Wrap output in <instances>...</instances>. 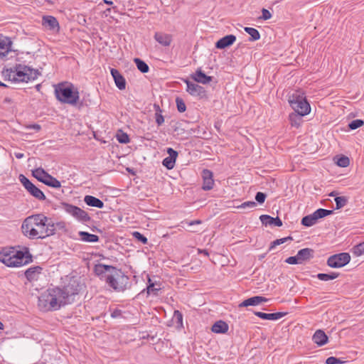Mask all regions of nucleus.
Segmentation results:
<instances>
[{"label": "nucleus", "mask_w": 364, "mask_h": 364, "mask_svg": "<svg viewBox=\"0 0 364 364\" xmlns=\"http://www.w3.org/2000/svg\"><path fill=\"white\" fill-rule=\"evenodd\" d=\"M82 286L76 280L70 281L63 288H50L38 297V306L43 311H56L61 306L73 303Z\"/></svg>", "instance_id": "nucleus-1"}, {"label": "nucleus", "mask_w": 364, "mask_h": 364, "mask_svg": "<svg viewBox=\"0 0 364 364\" xmlns=\"http://www.w3.org/2000/svg\"><path fill=\"white\" fill-rule=\"evenodd\" d=\"M21 231L29 239H44L54 235L53 222L43 214L33 215L23 220Z\"/></svg>", "instance_id": "nucleus-2"}, {"label": "nucleus", "mask_w": 364, "mask_h": 364, "mask_svg": "<svg viewBox=\"0 0 364 364\" xmlns=\"http://www.w3.org/2000/svg\"><path fill=\"white\" fill-rule=\"evenodd\" d=\"M95 274L116 291H124L129 284V277L115 267L98 264L94 268Z\"/></svg>", "instance_id": "nucleus-3"}, {"label": "nucleus", "mask_w": 364, "mask_h": 364, "mask_svg": "<svg viewBox=\"0 0 364 364\" xmlns=\"http://www.w3.org/2000/svg\"><path fill=\"white\" fill-rule=\"evenodd\" d=\"M0 261L8 267H16L31 262L32 256L27 248L23 252L14 247H5L0 252Z\"/></svg>", "instance_id": "nucleus-4"}, {"label": "nucleus", "mask_w": 364, "mask_h": 364, "mask_svg": "<svg viewBox=\"0 0 364 364\" xmlns=\"http://www.w3.org/2000/svg\"><path fill=\"white\" fill-rule=\"evenodd\" d=\"M56 99L62 103L77 105L80 99L77 89L71 83L60 82L55 87Z\"/></svg>", "instance_id": "nucleus-5"}, {"label": "nucleus", "mask_w": 364, "mask_h": 364, "mask_svg": "<svg viewBox=\"0 0 364 364\" xmlns=\"http://www.w3.org/2000/svg\"><path fill=\"white\" fill-rule=\"evenodd\" d=\"M40 73L27 65L18 64L11 68L9 72V78L15 82H28L38 77Z\"/></svg>", "instance_id": "nucleus-6"}, {"label": "nucleus", "mask_w": 364, "mask_h": 364, "mask_svg": "<svg viewBox=\"0 0 364 364\" xmlns=\"http://www.w3.org/2000/svg\"><path fill=\"white\" fill-rule=\"evenodd\" d=\"M289 102L294 112L299 113L300 115H307L311 111V107L306 97L299 92L291 95L289 97Z\"/></svg>", "instance_id": "nucleus-7"}, {"label": "nucleus", "mask_w": 364, "mask_h": 364, "mask_svg": "<svg viewBox=\"0 0 364 364\" xmlns=\"http://www.w3.org/2000/svg\"><path fill=\"white\" fill-rule=\"evenodd\" d=\"M333 213V210H326L323 208H319L316 210L315 212H314L312 214L304 216L301 219V225L306 227H311L316 224L318 219L331 215Z\"/></svg>", "instance_id": "nucleus-8"}, {"label": "nucleus", "mask_w": 364, "mask_h": 364, "mask_svg": "<svg viewBox=\"0 0 364 364\" xmlns=\"http://www.w3.org/2000/svg\"><path fill=\"white\" fill-rule=\"evenodd\" d=\"M350 261V255L348 252H341L330 256L327 259V265L332 268H341Z\"/></svg>", "instance_id": "nucleus-9"}, {"label": "nucleus", "mask_w": 364, "mask_h": 364, "mask_svg": "<svg viewBox=\"0 0 364 364\" xmlns=\"http://www.w3.org/2000/svg\"><path fill=\"white\" fill-rule=\"evenodd\" d=\"M65 211L80 222L87 223L90 220L87 213L78 206H65Z\"/></svg>", "instance_id": "nucleus-10"}, {"label": "nucleus", "mask_w": 364, "mask_h": 364, "mask_svg": "<svg viewBox=\"0 0 364 364\" xmlns=\"http://www.w3.org/2000/svg\"><path fill=\"white\" fill-rule=\"evenodd\" d=\"M184 82L187 85L186 91L192 96L203 97L205 96V90L202 86L192 82L188 80H184Z\"/></svg>", "instance_id": "nucleus-11"}, {"label": "nucleus", "mask_w": 364, "mask_h": 364, "mask_svg": "<svg viewBox=\"0 0 364 364\" xmlns=\"http://www.w3.org/2000/svg\"><path fill=\"white\" fill-rule=\"evenodd\" d=\"M167 154H168V156L163 160L162 164L168 169H172L175 166L176 160L178 156V152L173 150L172 148H168Z\"/></svg>", "instance_id": "nucleus-12"}, {"label": "nucleus", "mask_w": 364, "mask_h": 364, "mask_svg": "<svg viewBox=\"0 0 364 364\" xmlns=\"http://www.w3.org/2000/svg\"><path fill=\"white\" fill-rule=\"evenodd\" d=\"M202 177L203 180V189L208 191L213 188L214 180L213 178V172L208 169H204L202 172Z\"/></svg>", "instance_id": "nucleus-13"}, {"label": "nucleus", "mask_w": 364, "mask_h": 364, "mask_svg": "<svg viewBox=\"0 0 364 364\" xmlns=\"http://www.w3.org/2000/svg\"><path fill=\"white\" fill-rule=\"evenodd\" d=\"M110 72L117 88L120 90H124L126 88V80L124 77L117 69L112 68Z\"/></svg>", "instance_id": "nucleus-14"}, {"label": "nucleus", "mask_w": 364, "mask_h": 364, "mask_svg": "<svg viewBox=\"0 0 364 364\" xmlns=\"http://www.w3.org/2000/svg\"><path fill=\"white\" fill-rule=\"evenodd\" d=\"M43 268L40 266H36L28 268L25 272V276L29 282L37 281L42 273Z\"/></svg>", "instance_id": "nucleus-15"}, {"label": "nucleus", "mask_w": 364, "mask_h": 364, "mask_svg": "<svg viewBox=\"0 0 364 364\" xmlns=\"http://www.w3.org/2000/svg\"><path fill=\"white\" fill-rule=\"evenodd\" d=\"M235 41V36L232 34L227 35L216 42L215 47L218 49H224L232 45Z\"/></svg>", "instance_id": "nucleus-16"}, {"label": "nucleus", "mask_w": 364, "mask_h": 364, "mask_svg": "<svg viewBox=\"0 0 364 364\" xmlns=\"http://www.w3.org/2000/svg\"><path fill=\"white\" fill-rule=\"evenodd\" d=\"M268 301V299L261 296H255L250 297L247 299L244 300L242 303L239 304V307H247L249 306H257L262 302H266Z\"/></svg>", "instance_id": "nucleus-17"}, {"label": "nucleus", "mask_w": 364, "mask_h": 364, "mask_svg": "<svg viewBox=\"0 0 364 364\" xmlns=\"http://www.w3.org/2000/svg\"><path fill=\"white\" fill-rule=\"evenodd\" d=\"M154 39L163 46H169L172 42V36L162 32H156Z\"/></svg>", "instance_id": "nucleus-18"}, {"label": "nucleus", "mask_w": 364, "mask_h": 364, "mask_svg": "<svg viewBox=\"0 0 364 364\" xmlns=\"http://www.w3.org/2000/svg\"><path fill=\"white\" fill-rule=\"evenodd\" d=\"M259 219L262 223L265 226L274 225L277 227H281L282 225V221L279 217L272 218L268 215H262L259 217Z\"/></svg>", "instance_id": "nucleus-19"}, {"label": "nucleus", "mask_w": 364, "mask_h": 364, "mask_svg": "<svg viewBox=\"0 0 364 364\" xmlns=\"http://www.w3.org/2000/svg\"><path fill=\"white\" fill-rule=\"evenodd\" d=\"M287 314V312H277V313H271V314H267L263 313L260 311H255V315L258 316L259 318L262 319H266V320H278L283 316H286Z\"/></svg>", "instance_id": "nucleus-20"}, {"label": "nucleus", "mask_w": 364, "mask_h": 364, "mask_svg": "<svg viewBox=\"0 0 364 364\" xmlns=\"http://www.w3.org/2000/svg\"><path fill=\"white\" fill-rule=\"evenodd\" d=\"M191 77L197 82L203 85L209 83L212 77L206 75L200 68H198L194 74L191 75Z\"/></svg>", "instance_id": "nucleus-21"}, {"label": "nucleus", "mask_w": 364, "mask_h": 364, "mask_svg": "<svg viewBox=\"0 0 364 364\" xmlns=\"http://www.w3.org/2000/svg\"><path fill=\"white\" fill-rule=\"evenodd\" d=\"M313 341L316 343L318 346H322L327 343L328 342V336L325 333V332L322 330H317L313 337H312Z\"/></svg>", "instance_id": "nucleus-22"}, {"label": "nucleus", "mask_w": 364, "mask_h": 364, "mask_svg": "<svg viewBox=\"0 0 364 364\" xmlns=\"http://www.w3.org/2000/svg\"><path fill=\"white\" fill-rule=\"evenodd\" d=\"M43 25L50 30H59V23L57 19L52 16H45L43 17Z\"/></svg>", "instance_id": "nucleus-23"}, {"label": "nucleus", "mask_w": 364, "mask_h": 364, "mask_svg": "<svg viewBox=\"0 0 364 364\" xmlns=\"http://www.w3.org/2000/svg\"><path fill=\"white\" fill-rule=\"evenodd\" d=\"M314 250L311 248H304L297 252L299 259L301 263L314 257Z\"/></svg>", "instance_id": "nucleus-24"}, {"label": "nucleus", "mask_w": 364, "mask_h": 364, "mask_svg": "<svg viewBox=\"0 0 364 364\" xmlns=\"http://www.w3.org/2000/svg\"><path fill=\"white\" fill-rule=\"evenodd\" d=\"M78 235L79 240L85 242H97L100 240L97 235L91 234L88 232L80 231Z\"/></svg>", "instance_id": "nucleus-25"}, {"label": "nucleus", "mask_w": 364, "mask_h": 364, "mask_svg": "<svg viewBox=\"0 0 364 364\" xmlns=\"http://www.w3.org/2000/svg\"><path fill=\"white\" fill-rule=\"evenodd\" d=\"M11 42L9 38L0 36V57L5 56L9 51Z\"/></svg>", "instance_id": "nucleus-26"}, {"label": "nucleus", "mask_w": 364, "mask_h": 364, "mask_svg": "<svg viewBox=\"0 0 364 364\" xmlns=\"http://www.w3.org/2000/svg\"><path fill=\"white\" fill-rule=\"evenodd\" d=\"M211 330L216 333H225L228 331V325L223 321H218L213 325Z\"/></svg>", "instance_id": "nucleus-27"}, {"label": "nucleus", "mask_w": 364, "mask_h": 364, "mask_svg": "<svg viewBox=\"0 0 364 364\" xmlns=\"http://www.w3.org/2000/svg\"><path fill=\"white\" fill-rule=\"evenodd\" d=\"M304 116V115H300V114L296 112L291 113L289 116L291 125L296 128L299 127L303 122L302 117Z\"/></svg>", "instance_id": "nucleus-28"}, {"label": "nucleus", "mask_w": 364, "mask_h": 364, "mask_svg": "<svg viewBox=\"0 0 364 364\" xmlns=\"http://www.w3.org/2000/svg\"><path fill=\"white\" fill-rule=\"evenodd\" d=\"M43 183L52 188H58L61 187L60 182L55 177L50 175L49 173L48 174V176H46V178L43 181Z\"/></svg>", "instance_id": "nucleus-29"}, {"label": "nucleus", "mask_w": 364, "mask_h": 364, "mask_svg": "<svg viewBox=\"0 0 364 364\" xmlns=\"http://www.w3.org/2000/svg\"><path fill=\"white\" fill-rule=\"evenodd\" d=\"M146 290L149 294L152 293L156 296L158 295V292L161 290V284L152 282L151 279L149 278Z\"/></svg>", "instance_id": "nucleus-30"}, {"label": "nucleus", "mask_w": 364, "mask_h": 364, "mask_svg": "<svg viewBox=\"0 0 364 364\" xmlns=\"http://www.w3.org/2000/svg\"><path fill=\"white\" fill-rule=\"evenodd\" d=\"M27 191L31 193V195L38 199L43 200L46 198L44 193L33 184L29 186Z\"/></svg>", "instance_id": "nucleus-31"}, {"label": "nucleus", "mask_w": 364, "mask_h": 364, "mask_svg": "<svg viewBox=\"0 0 364 364\" xmlns=\"http://www.w3.org/2000/svg\"><path fill=\"white\" fill-rule=\"evenodd\" d=\"M32 174L37 180L43 183L46 176L48 173L43 168H38L32 171Z\"/></svg>", "instance_id": "nucleus-32"}, {"label": "nucleus", "mask_w": 364, "mask_h": 364, "mask_svg": "<svg viewBox=\"0 0 364 364\" xmlns=\"http://www.w3.org/2000/svg\"><path fill=\"white\" fill-rule=\"evenodd\" d=\"M244 30L250 36V41H257L260 38V34L257 29L251 27H245Z\"/></svg>", "instance_id": "nucleus-33"}, {"label": "nucleus", "mask_w": 364, "mask_h": 364, "mask_svg": "<svg viewBox=\"0 0 364 364\" xmlns=\"http://www.w3.org/2000/svg\"><path fill=\"white\" fill-rule=\"evenodd\" d=\"M134 61L139 71L142 73H146L149 72V66L148 65L142 60L139 58H134Z\"/></svg>", "instance_id": "nucleus-34"}, {"label": "nucleus", "mask_w": 364, "mask_h": 364, "mask_svg": "<svg viewBox=\"0 0 364 364\" xmlns=\"http://www.w3.org/2000/svg\"><path fill=\"white\" fill-rule=\"evenodd\" d=\"M291 240H293V237L291 236H288V237H283V238H280V239H277V240H274L273 242H271L270 246L269 247V251L272 250L277 245H280L284 244V242H286L287 241H291Z\"/></svg>", "instance_id": "nucleus-35"}, {"label": "nucleus", "mask_w": 364, "mask_h": 364, "mask_svg": "<svg viewBox=\"0 0 364 364\" xmlns=\"http://www.w3.org/2000/svg\"><path fill=\"white\" fill-rule=\"evenodd\" d=\"M339 276L338 273L332 272L331 274L319 273L317 274V278L321 281H328L337 278Z\"/></svg>", "instance_id": "nucleus-36"}, {"label": "nucleus", "mask_w": 364, "mask_h": 364, "mask_svg": "<svg viewBox=\"0 0 364 364\" xmlns=\"http://www.w3.org/2000/svg\"><path fill=\"white\" fill-rule=\"evenodd\" d=\"M84 201L87 205H104L102 200L92 196H86Z\"/></svg>", "instance_id": "nucleus-37"}, {"label": "nucleus", "mask_w": 364, "mask_h": 364, "mask_svg": "<svg viewBox=\"0 0 364 364\" xmlns=\"http://www.w3.org/2000/svg\"><path fill=\"white\" fill-rule=\"evenodd\" d=\"M352 252L355 256H360L364 254V242H360L358 245L354 246L352 250Z\"/></svg>", "instance_id": "nucleus-38"}, {"label": "nucleus", "mask_w": 364, "mask_h": 364, "mask_svg": "<svg viewBox=\"0 0 364 364\" xmlns=\"http://www.w3.org/2000/svg\"><path fill=\"white\" fill-rule=\"evenodd\" d=\"M336 163L338 166L345 168L349 165L350 160L348 157L342 156L337 159Z\"/></svg>", "instance_id": "nucleus-39"}, {"label": "nucleus", "mask_w": 364, "mask_h": 364, "mask_svg": "<svg viewBox=\"0 0 364 364\" xmlns=\"http://www.w3.org/2000/svg\"><path fill=\"white\" fill-rule=\"evenodd\" d=\"M364 124V122L362 119H355L350 122L348 124V127L351 130L356 129Z\"/></svg>", "instance_id": "nucleus-40"}, {"label": "nucleus", "mask_w": 364, "mask_h": 364, "mask_svg": "<svg viewBox=\"0 0 364 364\" xmlns=\"http://www.w3.org/2000/svg\"><path fill=\"white\" fill-rule=\"evenodd\" d=\"M176 102L178 111L179 112H184L186 109V106L183 100L180 97H177L176 99Z\"/></svg>", "instance_id": "nucleus-41"}, {"label": "nucleus", "mask_w": 364, "mask_h": 364, "mask_svg": "<svg viewBox=\"0 0 364 364\" xmlns=\"http://www.w3.org/2000/svg\"><path fill=\"white\" fill-rule=\"evenodd\" d=\"M134 238H136L138 241L141 242L143 244H146L148 242L147 238L140 233L139 232L135 231L132 233Z\"/></svg>", "instance_id": "nucleus-42"}, {"label": "nucleus", "mask_w": 364, "mask_h": 364, "mask_svg": "<svg viewBox=\"0 0 364 364\" xmlns=\"http://www.w3.org/2000/svg\"><path fill=\"white\" fill-rule=\"evenodd\" d=\"M19 180L21 183L23 185L24 188L27 190L29 186H31L33 183L23 174L19 176Z\"/></svg>", "instance_id": "nucleus-43"}, {"label": "nucleus", "mask_w": 364, "mask_h": 364, "mask_svg": "<svg viewBox=\"0 0 364 364\" xmlns=\"http://www.w3.org/2000/svg\"><path fill=\"white\" fill-rule=\"evenodd\" d=\"M117 140L120 143L126 144L129 141V138L127 134L122 133L121 134H117Z\"/></svg>", "instance_id": "nucleus-44"}, {"label": "nucleus", "mask_w": 364, "mask_h": 364, "mask_svg": "<svg viewBox=\"0 0 364 364\" xmlns=\"http://www.w3.org/2000/svg\"><path fill=\"white\" fill-rule=\"evenodd\" d=\"M336 205H345L348 203V198L346 196H337L334 198Z\"/></svg>", "instance_id": "nucleus-45"}, {"label": "nucleus", "mask_w": 364, "mask_h": 364, "mask_svg": "<svg viewBox=\"0 0 364 364\" xmlns=\"http://www.w3.org/2000/svg\"><path fill=\"white\" fill-rule=\"evenodd\" d=\"M285 262L289 264H301L297 255L296 256H291L288 257Z\"/></svg>", "instance_id": "nucleus-46"}, {"label": "nucleus", "mask_w": 364, "mask_h": 364, "mask_svg": "<svg viewBox=\"0 0 364 364\" xmlns=\"http://www.w3.org/2000/svg\"><path fill=\"white\" fill-rule=\"evenodd\" d=\"M173 316L176 321V323L180 324V325H182V323H183V315L182 314L178 311V310H176L174 311V314H173Z\"/></svg>", "instance_id": "nucleus-47"}, {"label": "nucleus", "mask_w": 364, "mask_h": 364, "mask_svg": "<svg viewBox=\"0 0 364 364\" xmlns=\"http://www.w3.org/2000/svg\"><path fill=\"white\" fill-rule=\"evenodd\" d=\"M343 362L341 361L340 359L335 358V357H328L326 360V364H338V363H343Z\"/></svg>", "instance_id": "nucleus-48"}, {"label": "nucleus", "mask_w": 364, "mask_h": 364, "mask_svg": "<svg viewBox=\"0 0 364 364\" xmlns=\"http://www.w3.org/2000/svg\"><path fill=\"white\" fill-rule=\"evenodd\" d=\"M266 196H267L265 193H262V192H258V193H257V194L255 196V200L259 203H263L265 200Z\"/></svg>", "instance_id": "nucleus-49"}, {"label": "nucleus", "mask_w": 364, "mask_h": 364, "mask_svg": "<svg viewBox=\"0 0 364 364\" xmlns=\"http://www.w3.org/2000/svg\"><path fill=\"white\" fill-rule=\"evenodd\" d=\"M53 229H54V234L55 233V231L57 229L58 230H65V223L64 222H58V223H53Z\"/></svg>", "instance_id": "nucleus-50"}, {"label": "nucleus", "mask_w": 364, "mask_h": 364, "mask_svg": "<svg viewBox=\"0 0 364 364\" xmlns=\"http://www.w3.org/2000/svg\"><path fill=\"white\" fill-rule=\"evenodd\" d=\"M262 16L261 18H262L263 20H268L272 17L271 13L266 9H262Z\"/></svg>", "instance_id": "nucleus-51"}, {"label": "nucleus", "mask_w": 364, "mask_h": 364, "mask_svg": "<svg viewBox=\"0 0 364 364\" xmlns=\"http://www.w3.org/2000/svg\"><path fill=\"white\" fill-rule=\"evenodd\" d=\"M156 122L159 126L161 125L164 122V117L159 113H156Z\"/></svg>", "instance_id": "nucleus-52"}, {"label": "nucleus", "mask_w": 364, "mask_h": 364, "mask_svg": "<svg viewBox=\"0 0 364 364\" xmlns=\"http://www.w3.org/2000/svg\"><path fill=\"white\" fill-rule=\"evenodd\" d=\"M182 223H186L190 226H192V225H199V224H201L202 223V221L200 220H192V221H190V222H188V221H184V222H182Z\"/></svg>", "instance_id": "nucleus-53"}, {"label": "nucleus", "mask_w": 364, "mask_h": 364, "mask_svg": "<svg viewBox=\"0 0 364 364\" xmlns=\"http://www.w3.org/2000/svg\"><path fill=\"white\" fill-rule=\"evenodd\" d=\"M141 210L148 213L147 215H144V217L146 218L147 219H154V218L155 215H154V213H149V212H147L146 210H144L142 209Z\"/></svg>", "instance_id": "nucleus-54"}, {"label": "nucleus", "mask_w": 364, "mask_h": 364, "mask_svg": "<svg viewBox=\"0 0 364 364\" xmlns=\"http://www.w3.org/2000/svg\"><path fill=\"white\" fill-rule=\"evenodd\" d=\"M31 128H33V129L36 131H39L41 129V126L39 124H35L31 126Z\"/></svg>", "instance_id": "nucleus-55"}, {"label": "nucleus", "mask_w": 364, "mask_h": 364, "mask_svg": "<svg viewBox=\"0 0 364 364\" xmlns=\"http://www.w3.org/2000/svg\"><path fill=\"white\" fill-rule=\"evenodd\" d=\"M241 205H256V203L254 201H245V202L242 203Z\"/></svg>", "instance_id": "nucleus-56"}, {"label": "nucleus", "mask_w": 364, "mask_h": 364, "mask_svg": "<svg viewBox=\"0 0 364 364\" xmlns=\"http://www.w3.org/2000/svg\"><path fill=\"white\" fill-rule=\"evenodd\" d=\"M15 156L17 159H22L24 156V154L23 153H16Z\"/></svg>", "instance_id": "nucleus-57"}, {"label": "nucleus", "mask_w": 364, "mask_h": 364, "mask_svg": "<svg viewBox=\"0 0 364 364\" xmlns=\"http://www.w3.org/2000/svg\"><path fill=\"white\" fill-rule=\"evenodd\" d=\"M119 314V311H114L113 313H112V317H117Z\"/></svg>", "instance_id": "nucleus-58"}, {"label": "nucleus", "mask_w": 364, "mask_h": 364, "mask_svg": "<svg viewBox=\"0 0 364 364\" xmlns=\"http://www.w3.org/2000/svg\"><path fill=\"white\" fill-rule=\"evenodd\" d=\"M104 2L107 4V5H112L113 4V2L112 1H108V0H104Z\"/></svg>", "instance_id": "nucleus-59"}, {"label": "nucleus", "mask_w": 364, "mask_h": 364, "mask_svg": "<svg viewBox=\"0 0 364 364\" xmlns=\"http://www.w3.org/2000/svg\"><path fill=\"white\" fill-rule=\"evenodd\" d=\"M4 328V325L3 324L2 322L0 321V330H3Z\"/></svg>", "instance_id": "nucleus-60"}, {"label": "nucleus", "mask_w": 364, "mask_h": 364, "mask_svg": "<svg viewBox=\"0 0 364 364\" xmlns=\"http://www.w3.org/2000/svg\"><path fill=\"white\" fill-rule=\"evenodd\" d=\"M201 252H203L204 255H207V256L208 255V251H207V250H204L201 251Z\"/></svg>", "instance_id": "nucleus-61"}, {"label": "nucleus", "mask_w": 364, "mask_h": 364, "mask_svg": "<svg viewBox=\"0 0 364 364\" xmlns=\"http://www.w3.org/2000/svg\"><path fill=\"white\" fill-rule=\"evenodd\" d=\"M0 87H6V85L0 81Z\"/></svg>", "instance_id": "nucleus-62"}, {"label": "nucleus", "mask_w": 364, "mask_h": 364, "mask_svg": "<svg viewBox=\"0 0 364 364\" xmlns=\"http://www.w3.org/2000/svg\"><path fill=\"white\" fill-rule=\"evenodd\" d=\"M336 196V195L334 194V193H333V192H332V193H331L329 194V196Z\"/></svg>", "instance_id": "nucleus-63"}, {"label": "nucleus", "mask_w": 364, "mask_h": 364, "mask_svg": "<svg viewBox=\"0 0 364 364\" xmlns=\"http://www.w3.org/2000/svg\"><path fill=\"white\" fill-rule=\"evenodd\" d=\"M341 207H342V206H336L335 210H338V209H340Z\"/></svg>", "instance_id": "nucleus-64"}]
</instances>
